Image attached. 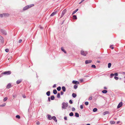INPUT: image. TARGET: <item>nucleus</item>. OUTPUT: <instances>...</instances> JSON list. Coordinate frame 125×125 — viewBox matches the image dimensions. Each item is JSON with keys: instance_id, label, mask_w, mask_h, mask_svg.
<instances>
[{"instance_id": "obj_36", "label": "nucleus", "mask_w": 125, "mask_h": 125, "mask_svg": "<svg viewBox=\"0 0 125 125\" xmlns=\"http://www.w3.org/2000/svg\"><path fill=\"white\" fill-rule=\"evenodd\" d=\"M5 105H6V104L4 103V104H3L0 105V106H1V107L4 106H5Z\"/></svg>"}, {"instance_id": "obj_50", "label": "nucleus", "mask_w": 125, "mask_h": 125, "mask_svg": "<svg viewBox=\"0 0 125 125\" xmlns=\"http://www.w3.org/2000/svg\"><path fill=\"white\" fill-rule=\"evenodd\" d=\"M22 41V40H21V39L19 41V43H20Z\"/></svg>"}, {"instance_id": "obj_30", "label": "nucleus", "mask_w": 125, "mask_h": 125, "mask_svg": "<svg viewBox=\"0 0 125 125\" xmlns=\"http://www.w3.org/2000/svg\"><path fill=\"white\" fill-rule=\"evenodd\" d=\"M111 64L110 63H109L108 64V68H110L111 67Z\"/></svg>"}, {"instance_id": "obj_42", "label": "nucleus", "mask_w": 125, "mask_h": 125, "mask_svg": "<svg viewBox=\"0 0 125 125\" xmlns=\"http://www.w3.org/2000/svg\"><path fill=\"white\" fill-rule=\"evenodd\" d=\"M92 68H96V66H95L94 65H92Z\"/></svg>"}, {"instance_id": "obj_20", "label": "nucleus", "mask_w": 125, "mask_h": 125, "mask_svg": "<svg viewBox=\"0 0 125 125\" xmlns=\"http://www.w3.org/2000/svg\"><path fill=\"white\" fill-rule=\"evenodd\" d=\"M50 91H48L46 93L47 95L48 96H49L50 95Z\"/></svg>"}, {"instance_id": "obj_9", "label": "nucleus", "mask_w": 125, "mask_h": 125, "mask_svg": "<svg viewBox=\"0 0 125 125\" xmlns=\"http://www.w3.org/2000/svg\"><path fill=\"white\" fill-rule=\"evenodd\" d=\"M92 62L91 60H86L85 61V63L86 64L90 63H91Z\"/></svg>"}, {"instance_id": "obj_43", "label": "nucleus", "mask_w": 125, "mask_h": 125, "mask_svg": "<svg viewBox=\"0 0 125 125\" xmlns=\"http://www.w3.org/2000/svg\"><path fill=\"white\" fill-rule=\"evenodd\" d=\"M114 78L116 80H117L118 79V78L116 76L114 77Z\"/></svg>"}, {"instance_id": "obj_51", "label": "nucleus", "mask_w": 125, "mask_h": 125, "mask_svg": "<svg viewBox=\"0 0 125 125\" xmlns=\"http://www.w3.org/2000/svg\"><path fill=\"white\" fill-rule=\"evenodd\" d=\"M56 86V84H54L53 86V88L55 87Z\"/></svg>"}, {"instance_id": "obj_40", "label": "nucleus", "mask_w": 125, "mask_h": 125, "mask_svg": "<svg viewBox=\"0 0 125 125\" xmlns=\"http://www.w3.org/2000/svg\"><path fill=\"white\" fill-rule=\"evenodd\" d=\"M75 109L74 107H73L72 108V111H75Z\"/></svg>"}, {"instance_id": "obj_14", "label": "nucleus", "mask_w": 125, "mask_h": 125, "mask_svg": "<svg viewBox=\"0 0 125 125\" xmlns=\"http://www.w3.org/2000/svg\"><path fill=\"white\" fill-rule=\"evenodd\" d=\"M109 112L108 111H106L103 112V115H105L106 114H109Z\"/></svg>"}, {"instance_id": "obj_6", "label": "nucleus", "mask_w": 125, "mask_h": 125, "mask_svg": "<svg viewBox=\"0 0 125 125\" xmlns=\"http://www.w3.org/2000/svg\"><path fill=\"white\" fill-rule=\"evenodd\" d=\"M123 105V103L122 102H120L118 104L117 108H120Z\"/></svg>"}, {"instance_id": "obj_41", "label": "nucleus", "mask_w": 125, "mask_h": 125, "mask_svg": "<svg viewBox=\"0 0 125 125\" xmlns=\"http://www.w3.org/2000/svg\"><path fill=\"white\" fill-rule=\"evenodd\" d=\"M9 50L8 49H5V51L6 52H9Z\"/></svg>"}, {"instance_id": "obj_16", "label": "nucleus", "mask_w": 125, "mask_h": 125, "mask_svg": "<svg viewBox=\"0 0 125 125\" xmlns=\"http://www.w3.org/2000/svg\"><path fill=\"white\" fill-rule=\"evenodd\" d=\"M48 118L49 120H51L52 119V117L51 116V115H48Z\"/></svg>"}, {"instance_id": "obj_58", "label": "nucleus", "mask_w": 125, "mask_h": 125, "mask_svg": "<svg viewBox=\"0 0 125 125\" xmlns=\"http://www.w3.org/2000/svg\"><path fill=\"white\" fill-rule=\"evenodd\" d=\"M37 125H39V124H40V123H39V122H37Z\"/></svg>"}, {"instance_id": "obj_64", "label": "nucleus", "mask_w": 125, "mask_h": 125, "mask_svg": "<svg viewBox=\"0 0 125 125\" xmlns=\"http://www.w3.org/2000/svg\"><path fill=\"white\" fill-rule=\"evenodd\" d=\"M13 97H15V96H14V95H13Z\"/></svg>"}, {"instance_id": "obj_44", "label": "nucleus", "mask_w": 125, "mask_h": 125, "mask_svg": "<svg viewBox=\"0 0 125 125\" xmlns=\"http://www.w3.org/2000/svg\"><path fill=\"white\" fill-rule=\"evenodd\" d=\"M69 102L70 104H72L73 103V102L71 100H69Z\"/></svg>"}, {"instance_id": "obj_13", "label": "nucleus", "mask_w": 125, "mask_h": 125, "mask_svg": "<svg viewBox=\"0 0 125 125\" xmlns=\"http://www.w3.org/2000/svg\"><path fill=\"white\" fill-rule=\"evenodd\" d=\"M4 17H7L9 16V15L8 13H3Z\"/></svg>"}, {"instance_id": "obj_48", "label": "nucleus", "mask_w": 125, "mask_h": 125, "mask_svg": "<svg viewBox=\"0 0 125 125\" xmlns=\"http://www.w3.org/2000/svg\"><path fill=\"white\" fill-rule=\"evenodd\" d=\"M114 74L113 73H112L110 74V76L111 77H113L114 76Z\"/></svg>"}, {"instance_id": "obj_29", "label": "nucleus", "mask_w": 125, "mask_h": 125, "mask_svg": "<svg viewBox=\"0 0 125 125\" xmlns=\"http://www.w3.org/2000/svg\"><path fill=\"white\" fill-rule=\"evenodd\" d=\"M0 40H1V41H3V38L0 35Z\"/></svg>"}, {"instance_id": "obj_19", "label": "nucleus", "mask_w": 125, "mask_h": 125, "mask_svg": "<svg viewBox=\"0 0 125 125\" xmlns=\"http://www.w3.org/2000/svg\"><path fill=\"white\" fill-rule=\"evenodd\" d=\"M78 9H77L75 10L72 13V15H73L74 14H75L76 12L78 11Z\"/></svg>"}, {"instance_id": "obj_57", "label": "nucleus", "mask_w": 125, "mask_h": 125, "mask_svg": "<svg viewBox=\"0 0 125 125\" xmlns=\"http://www.w3.org/2000/svg\"><path fill=\"white\" fill-rule=\"evenodd\" d=\"M104 89H107V88L106 87H104Z\"/></svg>"}, {"instance_id": "obj_28", "label": "nucleus", "mask_w": 125, "mask_h": 125, "mask_svg": "<svg viewBox=\"0 0 125 125\" xmlns=\"http://www.w3.org/2000/svg\"><path fill=\"white\" fill-rule=\"evenodd\" d=\"M61 87L60 86H59L57 88V90L58 91H60L61 90Z\"/></svg>"}, {"instance_id": "obj_47", "label": "nucleus", "mask_w": 125, "mask_h": 125, "mask_svg": "<svg viewBox=\"0 0 125 125\" xmlns=\"http://www.w3.org/2000/svg\"><path fill=\"white\" fill-rule=\"evenodd\" d=\"M80 108L81 109H82L83 108V105H81L80 106Z\"/></svg>"}, {"instance_id": "obj_23", "label": "nucleus", "mask_w": 125, "mask_h": 125, "mask_svg": "<svg viewBox=\"0 0 125 125\" xmlns=\"http://www.w3.org/2000/svg\"><path fill=\"white\" fill-rule=\"evenodd\" d=\"M21 81V80H17L16 82V83L17 84H19Z\"/></svg>"}, {"instance_id": "obj_10", "label": "nucleus", "mask_w": 125, "mask_h": 125, "mask_svg": "<svg viewBox=\"0 0 125 125\" xmlns=\"http://www.w3.org/2000/svg\"><path fill=\"white\" fill-rule=\"evenodd\" d=\"M57 13V11H55L52 12L50 15L51 16H53L55 15Z\"/></svg>"}, {"instance_id": "obj_33", "label": "nucleus", "mask_w": 125, "mask_h": 125, "mask_svg": "<svg viewBox=\"0 0 125 125\" xmlns=\"http://www.w3.org/2000/svg\"><path fill=\"white\" fill-rule=\"evenodd\" d=\"M73 18H74V19H77L76 16V15H73Z\"/></svg>"}, {"instance_id": "obj_3", "label": "nucleus", "mask_w": 125, "mask_h": 125, "mask_svg": "<svg viewBox=\"0 0 125 125\" xmlns=\"http://www.w3.org/2000/svg\"><path fill=\"white\" fill-rule=\"evenodd\" d=\"M2 74H4L6 75H10L11 74V72L10 71H7L3 72L2 73Z\"/></svg>"}, {"instance_id": "obj_21", "label": "nucleus", "mask_w": 125, "mask_h": 125, "mask_svg": "<svg viewBox=\"0 0 125 125\" xmlns=\"http://www.w3.org/2000/svg\"><path fill=\"white\" fill-rule=\"evenodd\" d=\"M57 93V91L56 89L54 90L53 91V93L54 94H56Z\"/></svg>"}, {"instance_id": "obj_60", "label": "nucleus", "mask_w": 125, "mask_h": 125, "mask_svg": "<svg viewBox=\"0 0 125 125\" xmlns=\"http://www.w3.org/2000/svg\"><path fill=\"white\" fill-rule=\"evenodd\" d=\"M97 62L98 63H100V62L99 61H97Z\"/></svg>"}, {"instance_id": "obj_62", "label": "nucleus", "mask_w": 125, "mask_h": 125, "mask_svg": "<svg viewBox=\"0 0 125 125\" xmlns=\"http://www.w3.org/2000/svg\"><path fill=\"white\" fill-rule=\"evenodd\" d=\"M123 73H124V74H125V72H123Z\"/></svg>"}, {"instance_id": "obj_2", "label": "nucleus", "mask_w": 125, "mask_h": 125, "mask_svg": "<svg viewBox=\"0 0 125 125\" xmlns=\"http://www.w3.org/2000/svg\"><path fill=\"white\" fill-rule=\"evenodd\" d=\"M62 109H66V107L68 106V103H66L63 102L62 103Z\"/></svg>"}, {"instance_id": "obj_26", "label": "nucleus", "mask_w": 125, "mask_h": 125, "mask_svg": "<svg viewBox=\"0 0 125 125\" xmlns=\"http://www.w3.org/2000/svg\"><path fill=\"white\" fill-rule=\"evenodd\" d=\"M60 94L59 93H57V97L58 98H60Z\"/></svg>"}, {"instance_id": "obj_59", "label": "nucleus", "mask_w": 125, "mask_h": 125, "mask_svg": "<svg viewBox=\"0 0 125 125\" xmlns=\"http://www.w3.org/2000/svg\"><path fill=\"white\" fill-rule=\"evenodd\" d=\"M40 28L41 29H43V28L42 27H41V26H40Z\"/></svg>"}, {"instance_id": "obj_55", "label": "nucleus", "mask_w": 125, "mask_h": 125, "mask_svg": "<svg viewBox=\"0 0 125 125\" xmlns=\"http://www.w3.org/2000/svg\"><path fill=\"white\" fill-rule=\"evenodd\" d=\"M23 97L24 98H25L26 97V96L25 95H23Z\"/></svg>"}, {"instance_id": "obj_1", "label": "nucleus", "mask_w": 125, "mask_h": 125, "mask_svg": "<svg viewBox=\"0 0 125 125\" xmlns=\"http://www.w3.org/2000/svg\"><path fill=\"white\" fill-rule=\"evenodd\" d=\"M34 6V4H31L28 5H27V6H26L24 7L23 9V10H25L28 9H29L31 7H32L33 6Z\"/></svg>"}, {"instance_id": "obj_27", "label": "nucleus", "mask_w": 125, "mask_h": 125, "mask_svg": "<svg viewBox=\"0 0 125 125\" xmlns=\"http://www.w3.org/2000/svg\"><path fill=\"white\" fill-rule=\"evenodd\" d=\"M97 110V109L96 108H94L93 110V111L94 112H96Z\"/></svg>"}, {"instance_id": "obj_7", "label": "nucleus", "mask_w": 125, "mask_h": 125, "mask_svg": "<svg viewBox=\"0 0 125 125\" xmlns=\"http://www.w3.org/2000/svg\"><path fill=\"white\" fill-rule=\"evenodd\" d=\"M66 9H64L62 11V13L61 15V18H62L66 12Z\"/></svg>"}, {"instance_id": "obj_15", "label": "nucleus", "mask_w": 125, "mask_h": 125, "mask_svg": "<svg viewBox=\"0 0 125 125\" xmlns=\"http://www.w3.org/2000/svg\"><path fill=\"white\" fill-rule=\"evenodd\" d=\"M76 94L74 93H73L72 94V96L73 98H75L76 96Z\"/></svg>"}, {"instance_id": "obj_52", "label": "nucleus", "mask_w": 125, "mask_h": 125, "mask_svg": "<svg viewBox=\"0 0 125 125\" xmlns=\"http://www.w3.org/2000/svg\"><path fill=\"white\" fill-rule=\"evenodd\" d=\"M48 100L49 102H50L51 101L50 99V97H48Z\"/></svg>"}, {"instance_id": "obj_54", "label": "nucleus", "mask_w": 125, "mask_h": 125, "mask_svg": "<svg viewBox=\"0 0 125 125\" xmlns=\"http://www.w3.org/2000/svg\"><path fill=\"white\" fill-rule=\"evenodd\" d=\"M84 0H82L79 3V4H80Z\"/></svg>"}, {"instance_id": "obj_25", "label": "nucleus", "mask_w": 125, "mask_h": 125, "mask_svg": "<svg viewBox=\"0 0 125 125\" xmlns=\"http://www.w3.org/2000/svg\"><path fill=\"white\" fill-rule=\"evenodd\" d=\"M107 91L106 90H104L102 91V93L104 94H106L107 93Z\"/></svg>"}, {"instance_id": "obj_53", "label": "nucleus", "mask_w": 125, "mask_h": 125, "mask_svg": "<svg viewBox=\"0 0 125 125\" xmlns=\"http://www.w3.org/2000/svg\"><path fill=\"white\" fill-rule=\"evenodd\" d=\"M63 94V92L62 91L61 92V95H62Z\"/></svg>"}, {"instance_id": "obj_31", "label": "nucleus", "mask_w": 125, "mask_h": 125, "mask_svg": "<svg viewBox=\"0 0 125 125\" xmlns=\"http://www.w3.org/2000/svg\"><path fill=\"white\" fill-rule=\"evenodd\" d=\"M61 50L65 53H66V52L65 50L63 49V48H61Z\"/></svg>"}, {"instance_id": "obj_61", "label": "nucleus", "mask_w": 125, "mask_h": 125, "mask_svg": "<svg viewBox=\"0 0 125 125\" xmlns=\"http://www.w3.org/2000/svg\"><path fill=\"white\" fill-rule=\"evenodd\" d=\"M90 125V124H87V125Z\"/></svg>"}, {"instance_id": "obj_46", "label": "nucleus", "mask_w": 125, "mask_h": 125, "mask_svg": "<svg viewBox=\"0 0 125 125\" xmlns=\"http://www.w3.org/2000/svg\"><path fill=\"white\" fill-rule=\"evenodd\" d=\"M92 96L90 97L89 98V100H92Z\"/></svg>"}, {"instance_id": "obj_22", "label": "nucleus", "mask_w": 125, "mask_h": 125, "mask_svg": "<svg viewBox=\"0 0 125 125\" xmlns=\"http://www.w3.org/2000/svg\"><path fill=\"white\" fill-rule=\"evenodd\" d=\"M75 116L76 117H78L79 116V114L77 113H75Z\"/></svg>"}, {"instance_id": "obj_38", "label": "nucleus", "mask_w": 125, "mask_h": 125, "mask_svg": "<svg viewBox=\"0 0 125 125\" xmlns=\"http://www.w3.org/2000/svg\"><path fill=\"white\" fill-rule=\"evenodd\" d=\"M3 17H4V15H3V13L0 14V17L1 18H2Z\"/></svg>"}, {"instance_id": "obj_35", "label": "nucleus", "mask_w": 125, "mask_h": 125, "mask_svg": "<svg viewBox=\"0 0 125 125\" xmlns=\"http://www.w3.org/2000/svg\"><path fill=\"white\" fill-rule=\"evenodd\" d=\"M16 117L17 118H18V119H20V116L19 115H17L16 116Z\"/></svg>"}, {"instance_id": "obj_63", "label": "nucleus", "mask_w": 125, "mask_h": 125, "mask_svg": "<svg viewBox=\"0 0 125 125\" xmlns=\"http://www.w3.org/2000/svg\"><path fill=\"white\" fill-rule=\"evenodd\" d=\"M114 48L113 47H112V48H111L112 49H113Z\"/></svg>"}, {"instance_id": "obj_39", "label": "nucleus", "mask_w": 125, "mask_h": 125, "mask_svg": "<svg viewBox=\"0 0 125 125\" xmlns=\"http://www.w3.org/2000/svg\"><path fill=\"white\" fill-rule=\"evenodd\" d=\"M85 104L86 105H88L89 104L88 102H86L85 103Z\"/></svg>"}, {"instance_id": "obj_45", "label": "nucleus", "mask_w": 125, "mask_h": 125, "mask_svg": "<svg viewBox=\"0 0 125 125\" xmlns=\"http://www.w3.org/2000/svg\"><path fill=\"white\" fill-rule=\"evenodd\" d=\"M114 75H115V76H117L118 75V74L117 73H115Z\"/></svg>"}, {"instance_id": "obj_12", "label": "nucleus", "mask_w": 125, "mask_h": 125, "mask_svg": "<svg viewBox=\"0 0 125 125\" xmlns=\"http://www.w3.org/2000/svg\"><path fill=\"white\" fill-rule=\"evenodd\" d=\"M52 119H53L55 122H57V121L56 119V118L55 116H53L52 117Z\"/></svg>"}, {"instance_id": "obj_5", "label": "nucleus", "mask_w": 125, "mask_h": 125, "mask_svg": "<svg viewBox=\"0 0 125 125\" xmlns=\"http://www.w3.org/2000/svg\"><path fill=\"white\" fill-rule=\"evenodd\" d=\"M0 31L3 34H4L5 35H7V33L6 32L5 30H3V29H1L0 30Z\"/></svg>"}, {"instance_id": "obj_24", "label": "nucleus", "mask_w": 125, "mask_h": 125, "mask_svg": "<svg viewBox=\"0 0 125 125\" xmlns=\"http://www.w3.org/2000/svg\"><path fill=\"white\" fill-rule=\"evenodd\" d=\"M55 98L54 95H52L51 97V99L52 100H54Z\"/></svg>"}, {"instance_id": "obj_17", "label": "nucleus", "mask_w": 125, "mask_h": 125, "mask_svg": "<svg viewBox=\"0 0 125 125\" xmlns=\"http://www.w3.org/2000/svg\"><path fill=\"white\" fill-rule=\"evenodd\" d=\"M62 89L63 90V91L64 92H65V91H66V88H65V87H64V86H62Z\"/></svg>"}, {"instance_id": "obj_18", "label": "nucleus", "mask_w": 125, "mask_h": 125, "mask_svg": "<svg viewBox=\"0 0 125 125\" xmlns=\"http://www.w3.org/2000/svg\"><path fill=\"white\" fill-rule=\"evenodd\" d=\"M115 122L113 121H110V123L111 124H114L115 123Z\"/></svg>"}, {"instance_id": "obj_8", "label": "nucleus", "mask_w": 125, "mask_h": 125, "mask_svg": "<svg viewBox=\"0 0 125 125\" xmlns=\"http://www.w3.org/2000/svg\"><path fill=\"white\" fill-rule=\"evenodd\" d=\"M72 83L73 84H78L79 83V82L77 81H75L74 80H73V81Z\"/></svg>"}, {"instance_id": "obj_49", "label": "nucleus", "mask_w": 125, "mask_h": 125, "mask_svg": "<svg viewBox=\"0 0 125 125\" xmlns=\"http://www.w3.org/2000/svg\"><path fill=\"white\" fill-rule=\"evenodd\" d=\"M64 119L65 120H67V118L66 116H65L64 117Z\"/></svg>"}, {"instance_id": "obj_37", "label": "nucleus", "mask_w": 125, "mask_h": 125, "mask_svg": "<svg viewBox=\"0 0 125 125\" xmlns=\"http://www.w3.org/2000/svg\"><path fill=\"white\" fill-rule=\"evenodd\" d=\"M77 87H78V86L77 85H74V88L75 89H76L77 88Z\"/></svg>"}, {"instance_id": "obj_4", "label": "nucleus", "mask_w": 125, "mask_h": 125, "mask_svg": "<svg viewBox=\"0 0 125 125\" xmlns=\"http://www.w3.org/2000/svg\"><path fill=\"white\" fill-rule=\"evenodd\" d=\"M87 53V52L86 51H84L82 50L81 52V54L83 56H85Z\"/></svg>"}, {"instance_id": "obj_56", "label": "nucleus", "mask_w": 125, "mask_h": 125, "mask_svg": "<svg viewBox=\"0 0 125 125\" xmlns=\"http://www.w3.org/2000/svg\"><path fill=\"white\" fill-rule=\"evenodd\" d=\"M120 123V121H118L117 122V124H119Z\"/></svg>"}, {"instance_id": "obj_11", "label": "nucleus", "mask_w": 125, "mask_h": 125, "mask_svg": "<svg viewBox=\"0 0 125 125\" xmlns=\"http://www.w3.org/2000/svg\"><path fill=\"white\" fill-rule=\"evenodd\" d=\"M11 85L10 83L8 84L7 86V88L9 89L11 87Z\"/></svg>"}, {"instance_id": "obj_34", "label": "nucleus", "mask_w": 125, "mask_h": 125, "mask_svg": "<svg viewBox=\"0 0 125 125\" xmlns=\"http://www.w3.org/2000/svg\"><path fill=\"white\" fill-rule=\"evenodd\" d=\"M8 98L7 97H5L3 99V101L4 102L6 101L7 99Z\"/></svg>"}, {"instance_id": "obj_32", "label": "nucleus", "mask_w": 125, "mask_h": 125, "mask_svg": "<svg viewBox=\"0 0 125 125\" xmlns=\"http://www.w3.org/2000/svg\"><path fill=\"white\" fill-rule=\"evenodd\" d=\"M73 112L70 113L69 114V115L70 116H73Z\"/></svg>"}]
</instances>
